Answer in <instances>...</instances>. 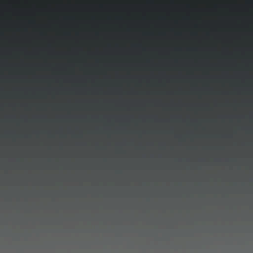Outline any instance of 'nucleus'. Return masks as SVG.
Returning <instances> with one entry per match:
<instances>
[{
	"label": "nucleus",
	"mask_w": 253,
	"mask_h": 253,
	"mask_svg": "<svg viewBox=\"0 0 253 253\" xmlns=\"http://www.w3.org/2000/svg\"><path fill=\"white\" fill-rule=\"evenodd\" d=\"M237 1H207V27L208 26V11L209 6L211 2H237ZM245 2H253V1H245ZM208 36V31L207 30V37ZM208 97V95H206Z\"/></svg>",
	"instance_id": "nucleus-1"
},
{
	"label": "nucleus",
	"mask_w": 253,
	"mask_h": 253,
	"mask_svg": "<svg viewBox=\"0 0 253 253\" xmlns=\"http://www.w3.org/2000/svg\"><path fill=\"white\" fill-rule=\"evenodd\" d=\"M237 1H207V27L208 26V11L209 6L211 2H237ZM245 2H253V1H245ZM208 36V31L207 30V37ZM208 97V95H206Z\"/></svg>",
	"instance_id": "nucleus-2"
},
{
	"label": "nucleus",
	"mask_w": 253,
	"mask_h": 253,
	"mask_svg": "<svg viewBox=\"0 0 253 253\" xmlns=\"http://www.w3.org/2000/svg\"><path fill=\"white\" fill-rule=\"evenodd\" d=\"M206 160H208V156H206Z\"/></svg>",
	"instance_id": "nucleus-3"
},
{
	"label": "nucleus",
	"mask_w": 253,
	"mask_h": 253,
	"mask_svg": "<svg viewBox=\"0 0 253 253\" xmlns=\"http://www.w3.org/2000/svg\"><path fill=\"white\" fill-rule=\"evenodd\" d=\"M206 160H208V156H206Z\"/></svg>",
	"instance_id": "nucleus-4"
},
{
	"label": "nucleus",
	"mask_w": 253,
	"mask_h": 253,
	"mask_svg": "<svg viewBox=\"0 0 253 253\" xmlns=\"http://www.w3.org/2000/svg\"><path fill=\"white\" fill-rule=\"evenodd\" d=\"M206 160H208V156H206Z\"/></svg>",
	"instance_id": "nucleus-5"
},
{
	"label": "nucleus",
	"mask_w": 253,
	"mask_h": 253,
	"mask_svg": "<svg viewBox=\"0 0 253 253\" xmlns=\"http://www.w3.org/2000/svg\"><path fill=\"white\" fill-rule=\"evenodd\" d=\"M203 176H204L203 175ZM203 178L204 179V177H203Z\"/></svg>",
	"instance_id": "nucleus-6"
},
{
	"label": "nucleus",
	"mask_w": 253,
	"mask_h": 253,
	"mask_svg": "<svg viewBox=\"0 0 253 253\" xmlns=\"http://www.w3.org/2000/svg\"><path fill=\"white\" fill-rule=\"evenodd\" d=\"M206 107H207V108L208 107V106H207V105L206 106Z\"/></svg>",
	"instance_id": "nucleus-7"
},
{
	"label": "nucleus",
	"mask_w": 253,
	"mask_h": 253,
	"mask_svg": "<svg viewBox=\"0 0 253 253\" xmlns=\"http://www.w3.org/2000/svg\"><path fill=\"white\" fill-rule=\"evenodd\" d=\"M206 148H208V146H206Z\"/></svg>",
	"instance_id": "nucleus-8"
}]
</instances>
